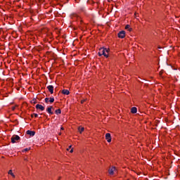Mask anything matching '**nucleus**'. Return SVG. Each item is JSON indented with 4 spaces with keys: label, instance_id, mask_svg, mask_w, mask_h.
I'll use <instances>...</instances> for the list:
<instances>
[{
    "label": "nucleus",
    "instance_id": "9d476101",
    "mask_svg": "<svg viewBox=\"0 0 180 180\" xmlns=\"http://www.w3.org/2000/svg\"><path fill=\"white\" fill-rule=\"evenodd\" d=\"M62 94L63 95H70V91L67 90V89H63L62 91Z\"/></svg>",
    "mask_w": 180,
    "mask_h": 180
},
{
    "label": "nucleus",
    "instance_id": "4468645a",
    "mask_svg": "<svg viewBox=\"0 0 180 180\" xmlns=\"http://www.w3.org/2000/svg\"><path fill=\"white\" fill-rule=\"evenodd\" d=\"M55 113H56V115H61V110L60 109H58L55 111Z\"/></svg>",
    "mask_w": 180,
    "mask_h": 180
},
{
    "label": "nucleus",
    "instance_id": "423d86ee",
    "mask_svg": "<svg viewBox=\"0 0 180 180\" xmlns=\"http://www.w3.org/2000/svg\"><path fill=\"white\" fill-rule=\"evenodd\" d=\"M52 109H53V106H50L46 109V112H47V113H49V115L53 114V111L51 110Z\"/></svg>",
    "mask_w": 180,
    "mask_h": 180
},
{
    "label": "nucleus",
    "instance_id": "9b49d317",
    "mask_svg": "<svg viewBox=\"0 0 180 180\" xmlns=\"http://www.w3.org/2000/svg\"><path fill=\"white\" fill-rule=\"evenodd\" d=\"M125 29H126V30H129V32H131V30H133V29L131 27H130V25H127L125 26Z\"/></svg>",
    "mask_w": 180,
    "mask_h": 180
},
{
    "label": "nucleus",
    "instance_id": "ddd939ff",
    "mask_svg": "<svg viewBox=\"0 0 180 180\" xmlns=\"http://www.w3.org/2000/svg\"><path fill=\"white\" fill-rule=\"evenodd\" d=\"M78 130H79V133L81 134V133H82V131H84V130H85V128L79 127L78 128Z\"/></svg>",
    "mask_w": 180,
    "mask_h": 180
},
{
    "label": "nucleus",
    "instance_id": "6e6552de",
    "mask_svg": "<svg viewBox=\"0 0 180 180\" xmlns=\"http://www.w3.org/2000/svg\"><path fill=\"white\" fill-rule=\"evenodd\" d=\"M27 134H28L29 136H34V134H36V132L34 131H30V130H28L27 131Z\"/></svg>",
    "mask_w": 180,
    "mask_h": 180
},
{
    "label": "nucleus",
    "instance_id": "aec40b11",
    "mask_svg": "<svg viewBox=\"0 0 180 180\" xmlns=\"http://www.w3.org/2000/svg\"><path fill=\"white\" fill-rule=\"evenodd\" d=\"M72 146H70L67 149L68 151H70V149L71 148Z\"/></svg>",
    "mask_w": 180,
    "mask_h": 180
},
{
    "label": "nucleus",
    "instance_id": "a211bd4d",
    "mask_svg": "<svg viewBox=\"0 0 180 180\" xmlns=\"http://www.w3.org/2000/svg\"><path fill=\"white\" fill-rule=\"evenodd\" d=\"M45 102H46V103H49V98H45Z\"/></svg>",
    "mask_w": 180,
    "mask_h": 180
},
{
    "label": "nucleus",
    "instance_id": "6ab92c4d",
    "mask_svg": "<svg viewBox=\"0 0 180 180\" xmlns=\"http://www.w3.org/2000/svg\"><path fill=\"white\" fill-rule=\"evenodd\" d=\"M33 115H34V117H38V116H39V115H37L36 113H34Z\"/></svg>",
    "mask_w": 180,
    "mask_h": 180
},
{
    "label": "nucleus",
    "instance_id": "dca6fc26",
    "mask_svg": "<svg viewBox=\"0 0 180 180\" xmlns=\"http://www.w3.org/2000/svg\"><path fill=\"white\" fill-rule=\"evenodd\" d=\"M30 150V148H26L22 150V153H25L26 151H29Z\"/></svg>",
    "mask_w": 180,
    "mask_h": 180
},
{
    "label": "nucleus",
    "instance_id": "5701e85b",
    "mask_svg": "<svg viewBox=\"0 0 180 180\" xmlns=\"http://www.w3.org/2000/svg\"><path fill=\"white\" fill-rule=\"evenodd\" d=\"M73 16H75L76 18L78 17V15L77 14L73 15Z\"/></svg>",
    "mask_w": 180,
    "mask_h": 180
},
{
    "label": "nucleus",
    "instance_id": "1a4fd4ad",
    "mask_svg": "<svg viewBox=\"0 0 180 180\" xmlns=\"http://www.w3.org/2000/svg\"><path fill=\"white\" fill-rule=\"evenodd\" d=\"M115 167H112V169H109L108 170V173L110 174V175H113L114 172H115Z\"/></svg>",
    "mask_w": 180,
    "mask_h": 180
},
{
    "label": "nucleus",
    "instance_id": "f8f14e48",
    "mask_svg": "<svg viewBox=\"0 0 180 180\" xmlns=\"http://www.w3.org/2000/svg\"><path fill=\"white\" fill-rule=\"evenodd\" d=\"M131 112L132 113H137V108L133 107V108L131 109Z\"/></svg>",
    "mask_w": 180,
    "mask_h": 180
},
{
    "label": "nucleus",
    "instance_id": "7ed1b4c3",
    "mask_svg": "<svg viewBox=\"0 0 180 180\" xmlns=\"http://www.w3.org/2000/svg\"><path fill=\"white\" fill-rule=\"evenodd\" d=\"M118 37H120V39H124V37H126V32L124 31H120L118 33Z\"/></svg>",
    "mask_w": 180,
    "mask_h": 180
},
{
    "label": "nucleus",
    "instance_id": "f3484780",
    "mask_svg": "<svg viewBox=\"0 0 180 180\" xmlns=\"http://www.w3.org/2000/svg\"><path fill=\"white\" fill-rule=\"evenodd\" d=\"M49 102L51 103H53V102H54V98H51H51H50V100H49Z\"/></svg>",
    "mask_w": 180,
    "mask_h": 180
},
{
    "label": "nucleus",
    "instance_id": "a878e982",
    "mask_svg": "<svg viewBox=\"0 0 180 180\" xmlns=\"http://www.w3.org/2000/svg\"><path fill=\"white\" fill-rule=\"evenodd\" d=\"M59 136H61V132L59 133Z\"/></svg>",
    "mask_w": 180,
    "mask_h": 180
},
{
    "label": "nucleus",
    "instance_id": "39448f33",
    "mask_svg": "<svg viewBox=\"0 0 180 180\" xmlns=\"http://www.w3.org/2000/svg\"><path fill=\"white\" fill-rule=\"evenodd\" d=\"M105 140H107L108 143H110V141H112V136H110V134L107 133L105 134Z\"/></svg>",
    "mask_w": 180,
    "mask_h": 180
},
{
    "label": "nucleus",
    "instance_id": "0eeeda50",
    "mask_svg": "<svg viewBox=\"0 0 180 180\" xmlns=\"http://www.w3.org/2000/svg\"><path fill=\"white\" fill-rule=\"evenodd\" d=\"M36 109H39V110H44V106L40 105V104H37L36 105Z\"/></svg>",
    "mask_w": 180,
    "mask_h": 180
},
{
    "label": "nucleus",
    "instance_id": "20e7f679",
    "mask_svg": "<svg viewBox=\"0 0 180 180\" xmlns=\"http://www.w3.org/2000/svg\"><path fill=\"white\" fill-rule=\"evenodd\" d=\"M47 89L49 91L50 94H54V86L53 85L48 86Z\"/></svg>",
    "mask_w": 180,
    "mask_h": 180
},
{
    "label": "nucleus",
    "instance_id": "412c9836",
    "mask_svg": "<svg viewBox=\"0 0 180 180\" xmlns=\"http://www.w3.org/2000/svg\"><path fill=\"white\" fill-rule=\"evenodd\" d=\"M70 153H74V150L73 149H71Z\"/></svg>",
    "mask_w": 180,
    "mask_h": 180
},
{
    "label": "nucleus",
    "instance_id": "2eb2a0df",
    "mask_svg": "<svg viewBox=\"0 0 180 180\" xmlns=\"http://www.w3.org/2000/svg\"><path fill=\"white\" fill-rule=\"evenodd\" d=\"M8 174L12 176L13 178H15V174H13V172H12V170L8 171Z\"/></svg>",
    "mask_w": 180,
    "mask_h": 180
},
{
    "label": "nucleus",
    "instance_id": "bb28decb",
    "mask_svg": "<svg viewBox=\"0 0 180 180\" xmlns=\"http://www.w3.org/2000/svg\"><path fill=\"white\" fill-rule=\"evenodd\" d=\"M161 74H162V72H160V75H161Z\"/></svg>",
    "mask_w": 180,
    "mask_h": 180
},
{
    "label": "nucleus",
    "instance_id": "4be33fe9",
    "mask_svg": "<svg viewBox=\"0 0 180 180\" xmlns=\"http://www.w3.org/2000/svg\"><path fill=\"white\" fill-rule=\"evenodd\" d=\"M85 102V100H82L81 103H84Z\"/></svg>",
    "mask_w": 180,
    "mask_h": 180
},
{
    "label": "nucleus",
    "instance_id": "f257e3e1",
    "mask_svg": "<svg viewBox=\"0 0 180 180\" xmlns=\"http://www.w3.org/2000/svg\"><path fill=\"white\" fill-rule=\"evenodd\" d=\"M108 53H109V51L107 49L103 48L100 49L98 52V56L99 57H102V56H104V57H106V58H108V57H109Z\"/></svg>",
    "mask_w": 180,
    "mask_h": 180
},
{
    "label": "nucleus",
    "instance_id": "b1692460",
    "mask_svg": "<svg viewBox=\"0 0 180 180\" xmlns=\"http://www.w3.org/2000/svg\"><path fill=\"white\" fill-rule=\"evenodd\" d=\"M60 130H64V127H61V128H60Z\"/></svg>",
    "mask_w": 180,
    "mask_h": 180
},
{
    "label": "nucleus",
    "instance_id": "f03ea898",
    "mask_svg": "<svg viewBox=\"0 0 180 180\" xmlns=\"http://www.w3.org/2000/svg\"><path fill=\"white\" fill-rule=\"evenodd\" d=\"M19 140H20V137L18 135H13L11 137V143H13V144L16 143V141H19Z\"/></svg>",
    "mask_w": 180,
    "mask_h": 180
},
{
    "label": "nucleus",
    "instance_id": "393cba45",
    "mask_svg": "<svg viewBox=\"0 0 180 180\" xmlns=\"http://www.w3.org/2000/svg\"><path fill=\"white\" fill-rule=\"evenodd\" d=\"M34 116V115H33V114H32V115H31V117H33Z\"/></svg>",
    "mask_w": 180,
    "mask_h": 180
}]
</instances>
